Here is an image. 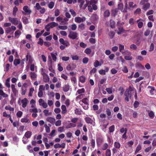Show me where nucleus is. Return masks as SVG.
Instances as JSON below:
<instances>
[{
  "instance_id": "nucleus-1",
  "label": "nucleus",
  "mask_w": 156,
  "mask_h": 156,
  "mask_svg": "<svg viewBox=\"0 0 156 156\" xmlns=\"http://www.w3.org/2000/svg\"><path fill=\"white\" fill-rule=\"evenodd\" d=\"M78 36V34L76 32L71 31H69L68 37L70 39H71L73 40L75 39H76L77 40L78 38H77Z\"/></svg>"
},
{
  "instance_id": "nucleus-39",
  "label": "nucleus",
  "mask_w": 156,
  "mask_h": 156,
  "mask_svg": "<svg viewBox=\"0 0 156 156\" xmlns=\"http://www.w3.org/2000/svg\"><path fill=\"white\" fill-rule=\"evenodd\" d=\"M140 19L139 20H138L136 21V22L137 23H138V27L139 28H141L143 26V23L142 22H139V21Z\"/></svg>"
},
{
  "instance_id": "nucleus-13",
  "label": "nucleus",
  "mask_w": 156,
  "mask_h": 156,
  "mask_svg": "<svg viewBox=\"0 0 156 156\" xmlns=\"http://www.w3.org/2000/svg\"><path fill=\"white\" fill-rule=\"evenodd\" d=\"M28 101L26 98H24L21 100V102L22 104V106L23 108H25L27 105Z\"/></svg>"
},
{
  "instance_id": "nucleus-40",
  "label": "nucleus",
  "mask_w": 156,
  "mask_h": 156,
  "mask_svg": "<svg viewBox=\"0 0 156 156\" xmlns=\"http://www.w3.org/2000/svg\"><path fill=\"white\" fill-rule=\"evenodd\" d=\"M84 53L87 55L90 54L91 52V50L89 48H87L84 51Z\"/></svg>"
},
{
  "instance_id": "nucleus-11",
  "label": "nucleus",
  "mask_w": 156,
  "mask_h": 156,
  "mask_svg": "<svg viewBox=\"0 0 156 156\" xmlns=\"http://www.w3.org/2000/svg\"><path fill=\"white\" fill-rule=\"evenodd\" d=\"M144 4H141L143 5L142 9L145 11H146L148 9L150 6V4L149 3H144Z\"/></svg>"
},
{
  "instance_id": "nucleus-63",
  "label": "nucleus",
  "mask_w": 156,
  "mask_h": 156,
  "mask_svg": "<svg viewBox=\"0 0 156 156\" xmlns=\"http://www.w3.org/2000/svg\"><path fill=\"white\" fill-rule=\"evenodd\" d=\"M22 114L23 112H22L21 111H19L16 113V115L17 117L20 118L22 116Z\"/></svg>"
},
{
  "instance_id": "nucleus-2",
  "label": "nucleus",
  "mask_w": 156,
  "mask_h": 156,
  "mask_svg": "<svg viewBox=\"0 0 156 156\" xmlns=\"http://www.w3.org/2000/svg\"><path fill=\"white\" fill-rule=\"evenodd\" d=\"M124 95L126 96L125 100L128 102L129 101V98H131L132 96L131 93L130 92H129V89H126L124 93Z\"/></svg>"
},
{
  "instance_id": "nucleus-20",
  "label": "nucleus",
  "mask_w": 156,
  "mask_h": 156,
  "mask_svg": "<svg viewBox=\"0 0 156 156\" xmlns=\"http://www.w3.org/2000/svg\"><path fill=\"white\" fill-rule=\"evenodd\" d=\"M32 135V133L30 131H28L26 132L24 136L27 138H30Z\"/></svg>"
},
{
  "instance_id": "nucleus-6",
  "label": "nucleus",
  "mask_w": 156,
  "mask_h": 156,
  "mask_svg": "<svg viewBox=\"0 0 156 156\" xmlns=\"http://www.w3.org/2000/svg\"><path fill=\"white\" fill-rule=\"evenodd\" d=\"M74 20L76 22L79 23L85 21L86 20V18L84 17H83L82 18L80 17H76L75 18Z\"/></svg>"
},
{
  "instance_id": "nucleus-30",
  "label": "nucleus",
  "mask_w": 156,
  "mask_h": 156,
  "mask_svg": "<svg viewBox=\"0 0 156 156\" xmlns=\"http://www.w3.org/2000/svg\"><path fill=\"white\" fill-rule=\"evenodd\" d=\"M30 74L31 78L32 80H34V79L37 77V75L34 72H30Z\"/></svg>"
},
{
  "instance_id": "nucleus-64",
  "label": "nucleus",
  "mask_w": 156,
  "mask_h": 156,
  "mask_svg": "<svg viewBox=\"0 0 156 156\" xmlns=\"http://www.w3.org/2000/svg\"><path fill=\"white\" fill-rule=\"evenodd\" d=\"M89 59L87 57H84L83 59V62L84 64H87L88 63Z\"/></svg>"
},
{
  "instance_id": "nucleus-9",
  "label": "nucleus",
  "mask_w": 156,
  "mask_h": 156,
  "mask_svg": "<svg viewBox=\"0 0 156 156\" xmlns=\"http://www.w3.org/2000/svg\"><path fill=\"white\" fill-rule=\"evenodd\" d=\"M59 41L61 44H63L64 45H65L66 47L69 46L70 45L68 41H64V39L62 38H61L59 39Z\"/></svg>"
},
{
  "instance_id": "nucleus-59",
  "label": "nucleus",
  "mask_w": 156,
  "mask_h": 156,
  "mask_svg": "<svg viewBox=\"0 0 156 156\" xmlns=\"http://www.w3.org/2000/svg\"><path fill=\"white\" fill-rule=\"evenodd\" d=\"M111 151L109 149H108L106 151L105 156H111Z\"/></svg>"
},
{
  "instance_id": "nucleus-42",
  "label": "nucleus",
  "mask_w": 156,
  "mask_h": 156,
  "mask_svg": "<svg viewBox=\"0 0 156 156\" xmlns=\"http://www.w3.org/2000/svg\"><path fill=\"white\" fill-rule=\"evenodd\" d=\"M115 33L113 31H111L109 32L108 35L111 39H112L114 36Z\"/></svg>"
},
{
  "instance_id": "nucleus-27",
  "label": "nucleus",
  "mask_w": 156,
  "mask_h": 156,
  "mask_svg": "<svg viewBox=\"0 0 156 156\" xmlns=\"http://www.w3.org/2000/svg\"><path fill=\"white\" fill-rule=\"evenodd\" d=\"M76 126V125L75 124L70 123L68 124V125L66 127V128L68 129L72 127H75Z\"/></svg>"
},
{
  "instance_id": "nucleus-23",
  "label": "nucleus",
  "mask_w": 156,
  "mask_h": 156,
  "mask_svg": "<svg viewBox=\"0 0 156 156\" xmlns=\"http://www.w3.org/2000/svg\"><path fill=\"white\" fill-rule=\"evenodd\" d=\"M20 63V59H15L13 62V64L16 66L19 65Z\"/></svg>"
},
{
  "instance_id": "nucleus-49",
  "label": "nucleus",
  "mask_w": 156,
  "mask_h": 156,
  "mask_svg": "<svg viewBox=\"0 0 156 156\" xmlns=\"http://www.w3.org/2000/svg\"><path fill=\"white\" fill-rule=\"evenodd\" d=\"M133 2H130L129 3V6L130 8H134L136 6V4L133 5Z\"/></svg>"
},
{
  "instance_id": "nucleus-62",
  "label": "nucleus",
  "mask_w": 156,
  "mask_h": 156,
  "mask_svg": "<svg viewBox=\"0 0 156 156\" xmlns=\"http://www.w3.org/2000/svg\"><path fill=\"white\" fill-rule=\"evenodd\" d=\"M122 71L125 73H127L128 72V69L126 66H124L122 69Z\"/></svg>"
},
{
  "instance_id": "nucleus-43",
  "label": "nucleus",
  "mask_w": 156,
  "mask_h": 156,
  "mask_svg": "<svg viewBox=\"0 0 156 156\" xmlns=\"http://www.w3.org/2000/svg\"><path fill=\"white\" fill-rule=\"evenodd\" d=\"M94 67L96 68L97 67L99 66H100L101 65V64L98 61L96 60L94 63Z\"/></svg>"
},
{
  "instance_id": "nucleus-34",
  "label": "nucleus",
  "mask_w": 156,
  "mask_h": 156,
  "mask_svg": "<svg viewBox=\"0 0 156 156\" xmlns=\"http://www.w3.org/2000/svg\"><path fill=\"white\" fill-rule=\"evenodd\" d=\"M110 22V27L112 28H115V21L112 20H110L109 21Z\"/></svg>"
},
{
  "instance_id": "nucleus-38",
  "label": "nucleus",
  "mask_w": 156,
  "mask_h": 156,
  "mask_svg": "<svg viewBox=\"0 0 156 156\" xmlns=\"http://www.w3.org/2000/svg\"><path fill=\"white\" fill-rule=\"evenodd\" d=\"M124 47L123 45H121V44H119V50L122 54H123L124 53L122 51L124 49Z\"/></svg>"
},
{
  "instance_id": "nucleus-22",
  "label": "nucleus",
  "mask_w": 156,
  "mask_h": 156,
  "mask_svg": "<svg viewBox=\"0 0 156 156\" xmlns=\"http://www.w3.org/2000/svg\"><path fill=\"white\" fill-rule=\"evenodd\" d=\"M91 19L94 21H97L99 19L98 16L96 14H93L91 16Z\"/></svg>"
},
{
  "instance_id": "nucleus-5",
  "label": "nucleus",
  "mask_w": 156,
  "mask_h": 156,
  "mask_svg": "<svg viewBox=\"0 0 156 156\" xmlns=\"http://www.w3.org/2000/svg\"><path fill=\"white\" fill-rule=\"evenodd\" d=\"M23 11L25 12L24 13L23 12V13L24 15H30L31 13V10L28 8V6L27 5L24 6L23 8Z\"/></svg>"
},
{
  "instance_id": "nucleus-7",
  "label": "nucleus",
  "mask_w": 156,
  "mask_h": 156,
  "mask_svg": "<svg viewBox=\"0 0 156 156\" xmlns=\"http://www.w3.org/2000/svg\"><path fill=\"white\" fill-rule=\"evenodd\" d=\"M9 20L12 24L15 25H17L18 24L19 21L17 18H12L11 17H9Z\"/></svg>"
},
{
  "instance_id": "nucleus-53",
  "label": "nucleus",
  "mask_w": 156,
  "mask_h": 156,
  "mask_svg": "<svg viewBox=\"0 0 156 156\" xmlns=\"http://www.w3.org/2000/svg\"><path fill=\"white\" fill-rule=\"evenodd\" d=\"M118 90L120 91L119 94L120 95H122L123 94L124 92V90L123 87H120Z\"/></svg>"
},
{
  "instance_id": "nucleus-55",
  "label": "nucleus",
  "mask_w": 156,
  "mask_h": 156,
  "mask_svg": "<svg viewBox=\"0 0 156 156\" xmlns=\"http://www.w3.org/2000/svg\"><path fill=\"white\" fill-rule=\"evenodd\" d=\"M108 147V144L106 143H105L102 146V149L103 150H105Z\"/></svg>"
},
{
  "instance_id": "nucleus-24",
  "label": "nucleus",
  "mask_w": 156,
  "mask_h": 156,
  "mask_svg": "<svg viewBox=\"0 0 156 156\" xmlns=\"http://www.w3.org/2000/svg\"><path fill=\"white\" fill-rule=\"evenodd\" d=\"M51 28L57 26L58 25V24L55 22H52L48 23Z\"/></svg>"
},
{
  "instance_id": "nucleus-54",
  "label": "nucleus",
  "mask_w": 156,
  "mask_h": 156,
  "mask_svg": "<svg viewBox=\"0 0 156 156\" xmlns=\"http://www.w3.org/2000/svg\"><path fill=\"white\" fill-rule=\"evenodd\" d=\"M21 34V32L19 30H17L15 32V37H16L17 36H19Z\"/></svg>"
},
{
  "instance_id": "nucleus-3",
  "label": "nucleus",
  "mask_w": 156,
  "mask_h": 156,
  "mask_svg": "<svg viewBox=\"0 0 156 156\" xmlns=\"http://www.w3.org/2000/svg\"><path fill=\"white\" fill-rule=\"evenodd\" d=\"M103 138L101 135L99 136L96 138V143L97 146L100 147L103 142Z\"/></svg>"
},
{
  "instance_id": "nucleus-57",
  "label": "nucleus",
  "mask_w": 156,
  "mask_h": 156,
  "mask_svg": "<svg viewBox=\"0 0 156 156\" xmlns=\"http://www.w3.org/2000/svg\"><path fill=\"white\" fill-rule=\"evenodd\" d=\"M5 109L6 110H9L10 111H13L14 110V108H12L10 106H6Z\"/></svg>"
},
{
  "instance_id": "nucleus-14",
  "label": "nucleus",
  "mask_w": 156,
  "mask_h": 156,
  "mask_svg": "<svg viewBox=\"0 0 156 156\" xmlns=\"http://www.w3.org/2000/svg\"><path fill=\"white\" fill-rule=\"evenodd\" d=\"M46 121L52 124H54L55 122V118L51 117H48L46 119Z\"/></svg>"
},
{
  "instance_id": "nucleus-48",
  "label": "nucleus",
  "mask_w": 156,
  "mask_h": 156,
  "mask_svg": "<svg viewBox=\"0 0 156 156\" xmlns=\"http://www.w3.org/2000/svg\"><path fill=\"white\" fill-rule=\"evenodd\" d=\"M12 31V30L11 27H7L6 28L5 30V33L7 34L10 33Z\"/></svg>"
},
{
  "instance_id": "nucleus-33",
  "label": "nucleus",
  "mask_w": 156,
  "mask_h": 156,
  "mask_svg": "<svg viewBox=\"0 0 156 156\" xmlns=\"http://www.w3.org/2000/svg\"><path fill=\"white\" fill-rule=\"evenodd\" d=\"M54 5H55V3H54V2H53L51 1V2H50L48 3V6L49 8H50V9H52L54 7Z\"/></svg>"
},
{
  "instance_id": "nucleus-36",
  "label": "nucleus",
  "mask_w": 156,
  "mask_h": 156,
  "mask_svg": "<svg viewBox=\"0 0 156 156\" xmlns=\"http://www.w3.org/2000/svg\"><path fill=\"white\" fill-rule=\"evenodd\" d=\"M80 101L81 102V103H82L81 104L83 103V104H88V100L87 99V98H86L83 99L82 100V101Z\"/></svg>"
},
{
  "instance_id": "nucleus-61",
  "label": "nucleus",
  "mask_w": 156,
  "mask_h": 156,
  "mask_svg": "<svg viewBox=\"0 0 156 156\" xmlns=\"http://www.w3.org/2000/svg\"><path fill=\"white\" fill-rule=\"evenodd\" d=\"M91 144L92 147L94 148L95 146V141L94 139H92L91 141Z\"/></svg>"
},
{
  "instance_id": "nucleus-37",
  "label": "nucleus",
  "mask_w": 156,
  "mask_h": 156,
  "mask_svg": "<svg viewBox=\"0 0 156 156\" xmlns=\"http://www.w3.org/2000/svg\"><path fill=\"white\" fill-rule=\"evenodd\" d=\"M80 104L82 106L83 108L85 110H87L88 108V106L89 104H81V101H80Z\"/></svg>"
},
{
  "instance_id": "nucleus-60",
  "label": "nucleus",
  "mask_w": 156,
  "mask_h": 156,
  "mask_svg": "<svg viewBox=\"0 0 156 156\" xmlns=\"http://www.w3.org/2000/svg\"><path fill=\"white\" fill-rule=\"evenodd\" d=\"M105 90L108 94H111L112 93V87L107 88Z\"/></svg>"
},
{
  "instance_id": "nucleus-17",
  "label": "nucleus",
  "mask_w": 156,
  "mask_h": 156,
  "mask_svg": "<svg viewBox=\"0 0 156 156\" xmlns=\"http://www.w3.org/2000/svg\"><path fill=\"white\" fill-rule=\"evenodd\" d=\"M63 90L65 92L68 91L69 89V86L68 84L65 85L62 87Z\"/></svg>"
},
{
  "instance_id": "nucleus-31",
  "label": "nucleus",
  "mask_w": 156,
  "mask_h": 156,
  "mask_svg": "<svg viewBox=\"0 0 156 156\" xmlns=\"http://www.w3.org/2000/svg\"><path fill=\"white\" fill-rule=\"evenodd\" d=\"M85 26L84 24L83 23H81L78 25V29H80L81 30H83L85 28Z\"/></svg>"
},
{
  "instance_id": "nucleus-18",
  "label": "nucleus",
  "mask_w": 156,
  "mask_h": 156,
  "mask_svg": "<svg viewBox=\"0 0 156 156\" xmlns=\"http://www.w3.org/2000/svg\"><path fill=\"white\" fill-rule=\"evenodd\" d=\"M61 109H62V113L65 114L67 112L66 108L65 105H62L61 106Z\"/></svg>"
},
{
  "instance_id": "nucleus-28",
  "label": "nucleus",
  "mask_w": 156,
  "mask_h": 156,
  "mask_svg": "<svg viewBox=\"0 0 156 156\" xmlns=\"http://www.w3.org/2000/svg\"><path fill=\"white\" fill-rule=\"evenodd\" d=\"M110 14V12L108 10H106L104 13V16L105 17H108L109 16Z\"/></svg>"
},
{
  "instance_id": "nucleus-8",
  "label": "nucleus",
  "mask_w": 156,
  "mask_h": 156,
  "mask_svg": "<svg viewBox=\"0 0 156 156\" xmlns=\"http://www.w3.org/2000/svg\"><path fill=\"white\" fill-rule=\"evenodd\" d=\"M39 104L40 106H42L44 108H46L48 107V105L46 102L42 99H40L39 100Z\"/></svg>"
},
{
  "instance_id": "nucleus-41",
  "label": "nucleus",
  "mask_w": 156,
  "mask_h": 156,
  "mask_svg": "<svg viewBox=\"0 0 156 156\" xmlns=\"http://www.w3.org/2000/svg\"><path fill=\"white\" fill-rule=\"evenodd\" d=\"M114 146L115 148L119 149L120 147V145L119 142H115L114 143Z\"/></svg>"
},
{
  "instance_id": "nucleus-35",
  "label": "nucleus",
  "mask_w": 156,
  "mask_h": 156,
  "mask_svg": "<svg viewBox=\"0 0 156 156\" xmlns=\"http://www.w3.org/2000/svg\"><path fill=\"white\" fill-rule=\"evenodd\" d=\"M115 126L114 125H112L109 128V133H113L115 130Z\"/></svg>"
},
{
  "instance_id": "nucleus-52",
  "label": "nucleus",
  "mask_w": 156,
  "mask_h": 156,
  "mask_svg": "<svg viewBox=\"0 0 156 156\" xmlns=\"http://www.w3.org/2000/svg\"><path fill=\"white\" fill-rule=\"evenodd\" d=\"M43 112L44 113L45 116H46L50 115H51V113H49V111L48 110H44L43 111Z\"/></svg>"
},
{
  "instance_id": "nucleus-29",
  "label": "nucleus",
  "mask_w": 156,
  "mask_h": 156,
  "mask_svg": "<svg viewBox=\"0 0 156 156\" xmlns=\"http://www.w3.org/2000/svg\"><path fill=\"white\" fill-rule=\"evenodd\" d=\"M23 23L25 24H26L28 23V19L27 17L24 16L22 18Z\"/></svg>"
},
{
  "instance_id": "nucleus-10",
  "label": "nucleus",
  "mask_w": 156,
  "mask_h": 156,
  "mask_svg": "<svg viewBox=\"0 0 156 156\" xmlns=\"http://www.w3.org/2000/svg\"><path fill=\"white\" fill-rule=\"evenodd\" d=\"M11 89L12 92H13L14 96L17 95L18 93V91L15 88V86L14 84L11 85Z\"/></svg>"
},
{
  "instance_id": "nucleus-58",
  "label": "nucleus",
  "mask_w": 156,
  "mask_h": 156,
  "mask_svg": "<svg viewBox=\"0 0 156 156\" xmlns=\"http://www.w3.org/2000/svg\"><path fill=\"white\" fill-rule=\"evenodd\" d=\"M130 49L133 50H135L137 48V47L136 45L134 44H132L130 46Z\"/></svg>"
},
{
  "instance_id": "nucleus-45",
  "label": "nucleus",
  "mask_w": 156,
  "mask_h": 156,
  "mask_svg": "<svg viewBox=\"0 0 156 156\" xmlns=\"http://www.w3.org/2000/svg\"><path fill=\"white\" fill-rule=\"evenodd\" d=\"M18 10L16 6H15L13 9V15L14 16H15L16 15V12Z\"/></svg>"
},
{
  "instance_id": "nucleus-46",
  "label": "nucleus",
  "mask_w": 156,
  "mask_h": 156,
  "mask_svg": "<svg viewBox=\"0 0 156 156\" xmlns=\"http://www.w3.org/2000/svg\"><path fill=\"white\" fill-rule=\"evenodd\" d=\"M40 5H41L38 3H36V5L34 7L37 10H39L41 9L42 8Z\"/></svg>"
},
{
  "instance_id": "nucleus-4",
  "label": "nucleus",
  "mask_w": 156,
  "mask_h": 156,
  "mask_svg": "<svg viewBox=\"0 0 156 156\" xmlns=\"http://www.w3.org/2000/svg\"><path fill=\"white\" fill-rule=\"evenodd\" d=\"M27 86L28 84L26 83H24L22 86L21 88L22 91L21 94L22 95H24L25 94Z\"/></svg>"
},
{
  "instance_id": "nucleus-19",
  "label": "nucleus",
  "mask_w": 156,
  "mask_h": 156,
  "mask_svg": "<svg viewBox=\"0 0 156 156\" xmlns=\"http://www.w3.org/2000/svg\"><path fill=\"white\" fill-rule=\"evenodd\" d=\"M0 95L2 96L3 98H7L8 97V95L4 93L1 89L0 90Z\"/></svg>"
},
{
  "instance_id": "nucleus-32",
  "label": "nucleus",
  "mask_w": 156,
  "mask_h": 156,
  "mask_svg": "<svg viewBox=\"0 0 156 156\" xmlns=\"http://www.w3.org/2000/svg\"><path fill=\"white\" fill-rule=\"evenodd\" d=\"M86 79V78L85 76H81L80 77L79 80L82 83H84Z\"/></svg>"
},
{
  "instance_id": "nucleus-50",
  "label": "nucleus",
  "mask_w": 156,
  "mask_h": 156,
  "mask_svg": "<svg viewBox=\"0 0 156 156\" xmlns=\"http://www.w3.org/2000/svg\"><path fill=\"white\" fill-rule=\"evenodd\" d=\"M85 90L84 88H82L80 89H78L77 92L76 93H78L79 94H81L82 93H83L85 92Z\"/></svg>"
},
{
  "instance_id": "nucleus-15",
  "label": "nucleus",
  "mask_w": 156,
  "mask_h": 156,
  "mask_svg": "<svg viewBox=\"0 0 156 156\" xmlns=\"http://www.w3.org/2000/svg\"><path fill=\"white\" fill-rule=\"evenodd\" d=\"M84 119L85 121L87 123L92 124L93 120L91 118L87 117L85 118Z\"/></svg>"
},
{
  "instance_id": "nucleus-51",
  "label": "nucleus",
  "mask_w": 156,
  "mask_h": 156,
  "mask_svg": "<svg viewBox=\"0 0 156 156\" xmlns=\"http://www.w3.org/2000/svg\"><path fill=\"white\" fill-rule=\"evenodd\" d=\"M67 27L66 25L61 26L59 25L58 26V28L61 30H65L67 29Z\"/></svg>"
},
{
  "instance_id": "nucleus-21",
  "label": "nucleus",
  "mask_w": 156,
  "mask_h": 156,
  "mask_svg": "<svg viewBox=\"0 0 156 156\" xmlns=\"http://www.w3.org/2000/svg\"><path fill=\"white\" fill-rule=\"evenodd\" d=\"M20 121L23 123H27L28 122L30 121V120L28 119L27 116H26L24 117L23 118L21 119L20 120Z\"/></svg>"
},
{
  "instance_id": "nucleus-25",
  "label": "nucleus",
  "mask_w": 156,
  "mask_h": 156,
  "mask_svg": "<svg viewBox=\"0 0 156 156\" xmlns=\"http://www.w3.org/2000/svg\"><path fill=\"white\" fill-rule=\"evenodd\" d=\"M10 78H9L7 79L6 80V82H5V85L8 88H10Z\"/></svg>"
},
{
  "instance_id": "nucleus-47",
  "label": "nucleus",
  "mask_w": 156,
  "mask_h": 156,
  "mask_svg": "<svg viewBox=\"0 0 156 156\" xmlns=\"http://www.w3.org/2000/svg\"><path fill=\"white\" fill-rule=\"evenodd\" d=\"M141 149V146L140 145H138L137 147H136L135 153V154H136L137 153L140 151Z\"/></svg>"
},
{
  "instance_id": "nucleus-12",
  "label": "nucleus",
  "mask_w": 156,
  "mask_h": 156,
  "mask_svg": "<svg viewBox=\"0 0 156 156\" xmlns=\"http://www.w3.org/2000/svg\"><path fill=\"white\" fill-rule=\"evenodd\" d=\"M42 75L44 77V81L45 83L48 82L50 80L48 76L45 73H43Z\"/></svg>"
},
{
  "instance_id": "nucleus-26",
  "label": "nucleus",
  "mask_w": 156,
  "mask_h": 156,
  "mask_svg": "<svg viewBox=\"0 0 156 156\" xmlns=\"http://www.w3.org/2000/svg\"><path fill=\"white\" fill-rule=\"evenodd\" d=\"M148 115L150 118L151 119H153L154 117V112L152 111H150L149 110H148Z\"/></svg>"
},
{
  "instance_id": "nucleus-44",
  "label": "nucleus",
  "mask_w": 156,
  "mask_h": 156,
  "mask_svg": "<svg viewBox=\"0 0 156 156\" xmlns=\"http://www.w3.org/2000/svg\"><path fill=\"white\" fill-rule=\"evenodd\" d=\"M123 5L122 3H119L118 5V9L121 10V11H122L123 9Z\"/></svg>"
},
{
  "instance_id": "nucleus-56",
  "label": "nucleus",
  "mask_w": 156,
  "mask_h": 156,
  "mask_svg": "<svg viewBox=\"0 0 156 156\" xmlns=\"http://www.w3.org/2000/svg\"><path fill=\"white\" fill-rule=\"evenodd\" d=\"M76 115H80L81 114V112L80 110L78 108H76L74 111Z\"/></svg>"
},
{
  "instance_id": "nucleus-16",
  "label": "nucleus",
  "mask_w": 156,
  "mask_h": 156,
  "mask_svg": "<svg viewBox=\"0 0 156 156\" xmlns=\"http://www.w3.org/2000/svg\"><path fill=\"white\" fill-rule=\"evenodd\" d=\"M51 55L53 60L54 61H56V60L57 58L56 56L58 55L57 53L55 52V53H53L52 52L51 53Z\"/></svg>"
}]
</instances>
